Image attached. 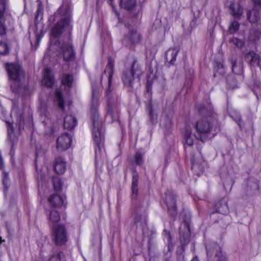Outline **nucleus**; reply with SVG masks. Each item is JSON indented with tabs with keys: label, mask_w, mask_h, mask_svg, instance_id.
<instances>
[{
	"label": "nucleus",
	"mask_w": 261,
	"mask_h": 261,
	"mask_svg": "<svg viewBox=\"0 0 261 261\" xmlns=\"http://www.w3.org/2000/svg\"><path fill=\"white\" fill-rule=\"evenodd\" d=\"M8 178V175L7 174H6L5 175V177L3 180V182L4 185H5L7 182Z\"/></svg>",
	"instance_id": "nucleus-53"
},
{
	"label": "nucleus",
	"mask_w": 261,
	"mask_h": 261,
	"mask_svg": "<svg viewBox=\"0 0 261 261\" xmlns=\"http://www.w3.org/2000/svg\"><path fill=\"white\" fill-rule=\"evenodd\" d=\"M146 95L149 97L151 95V85L149 82H147L146 86Z\"/></svg>",
	"instance_id": "nucleus-51"
},
{
	"label": "nucleus",
	"mask_w": 261,
	"mask_h": 261,
	"mask_svg": "<svg viewBox=\"0 0 261 261\" xmlns=\"http://www.w3.org/2000/svg\"><path fill=\"white\" fill-rule=\"evenodd\" d=\"M232 69L234 73L237 74H241L243 72V67L241 64L237 65L235 62H232Z\"/></svg>",
	"instance_id": "nucleus-42"
},
{
	"label": "nucleus",
	"mask_w": 261,
	"mask_h": 261,
	"mask_svg": "<svg viewBox=\"0 0 261 261\" xmlns=\"http://www.w3.org/2000/svg\"><path fill=\"white\" fill-rule=\"evenodd\" d=\"M43 15V8L41 5H39L38 9L36 12V15L35 16V20H37L39 18V17L40 16L41 18H42Z\"/></svg>",
	"instance_id": "nucleus-48"
},
{
	"label": "nucleus",
	"mask_w": 261,
	"mask_h": 261,
	"mask_svg": "<svg viewBox=\"0 0 261 261\" xmlns=\"http://www.w3.org/2000/svg\"><path fill=\"white\" fill-rule=\"evenodd\" d=\"M227 84L230 88L234 89L237 87L236 80L233 76H229L227 79Z\"/></svg>",
	"instance_id": "nucleus-43"
},
{
	"label": "nucleus",
	"mask_w": 261,
	"mask_h": 261,
	"mask_svg": "<svg viewBox=\"0 0 261 261\" xmlns=\"http://www.w3.org/2000/svg\"><path fill=\"white\" fill-rule=\"evenodd\" d=\"M212 132H186L185 139L186 144L191 146L193 144L194 138L196 140L204 142L215 136V134H211Z\"/></svg>",
	"instance_id": "nucleus-5"
},
{
	"label": "nucleus",
	"mask_w": 261,
	"mask_h": 261,
	"mask_svg": "<svg viewBox=\"0 0 261 261\" xmlns=\"http://www.w3.org/2000/svg\"><path fill=\"white\" fill-rule=\"evenodd\" d=\"M231 10V14L236 18H240L243 14V8L240 4L234 2H232L229 6Z\"/></svg>",
	"instance_id": "nucleus-23"
},
{
	"label": "nucleus",
	"mask_w": 261,
	"mask_h": 261,
	"mask_svg": "<svg viewBox=\"0 0 261 261\" xmlns=\"http://www.w3.org/2000/svg\"><path fill=\"white\" fill-rule=\"evenodd\" d=\"M253 2L255 5H259L261 6V0H253Z\"/></svg>",
	"instance_id": "nucleus-56"
},
{
	"label": "nucleus",
	"mask_w": 261,
	"mask_h": 261,
	"mask_svg": "<svg viewBox=\"0 0 261 261\" xmlns=\"http://www.w3.org/2000/svg\"><path fill=\"white\" fill-rule=\"evenodd\" d=\"M259 145H260V146L261 147V137H260V139Z\"/></svg>",
	"instance_id": "nucleus-62"
},
{
	"label": "nucleus",
	"mask_w": 261,
	"mask_h": 261,
	"mask_svg": "<svg viewBox=\"0 0 261 261\" xmlns=\"http://www.w3.org/2000/svg\"><path fill=\"white\" fill-rule=\"evenodd\" d=\"M167 121H168V125H170V120L168 119V120H167Z\"/></svg>",
	"instance_id": "nucleus-61"
},
{
	"label": "nucleus",
	"mask_w": 261,
	"mask_h": 261,
	"mask_svg": "<svg viewBox=\"0 0 261 261\" xmlns=\"http://www.w3.org/2000/svg\"><path fill=\"white\" fill-rule=\"evenodd\" d=\"M178 52L179 49L176 47L169 48L166 53L167 61L173 64L176 60V57Z\"/></svg>",
	"instance_id": "nucleus-25"
},
{
	"label": "nucleus",
	"mask_w": 261,
	"mask_h": 261,
	"mask_svg": "<svg viewBox=\"0 0 261 261\" xmlns=\"http://www.w3.org/2000/svg\"><path fill=\"white\" fill-rule=\"evenodd\" d=\"M206 250L208 261H226L225 257L223 255L221 248L216 243H212L206 245Z\"/></svg>",
	"instance_id": "nucleus-7"
},
{
	"label": "nucleus",
	"mask_w": 261,
	"mask_h": 261,
	"mask_svg": "<svg viewBox=\"0 0 261 261\" xmlns=\"http://www.w3.org/2000/svg\"><path fill=\"white\" fill-rule=\"evenodd\" d=\"M48 202L53 207H59L64 205L65 199L61 196L54 194L48 198Z\"/></svg>",
	"instance_id": "nucleus-20"
},
{
	"label": "nucleus",
	"mask_w": 261,
	"mask_h": 261,
	"mask_svg": "<svg viewBox=\"0 0 261 261\" xmlns=\"http://www.w3.org/2000/svg\"><path fill=\"white\" fill-rule=\"evenodd\" d=\"M54 100L62 110H64V100L62 93L60 90L56 91Z\"/></svg>",
	"instance_id": "nucleus-30"
},
{
	"label": "nucleus",
	"mask_w": 261,
	"mask_h": 261,
	"mask_svg": "<svg viewBox=\"0 0 261 261\" xmlns=\"http://www.w3.org/2000/svg\"><path fill=\"white\" fill-rule=\"evenodd\" d=\"M76 124V119L74 116L67 115L64 118V127L65 129L72 130Z\"/></svg>",
	"instance_id": "nucleus-24"
},
{
	"label": "nucleus",
	"mask_w": 261,
	"mask_h": 261,
	"mask_svg": "<svg viewBox=\"0 0 261 261\" xmlns=\"http://www.w3.org/2000/svg\"><path fill=\"white\" fill-rule=\"evenodd\" d=\"M6 68L9 79L13 82L11 84L12 91L22 95H29L31 91L28 86L20 84V82L25 79L22 68L18 64L7 63Z\"/></svg>",
	"instance_id": "nucleus-2"
},
{
	"label": "nucleus",
	"mask_w": 261,
	"mask_h": 261,
	"mask_svg": "<svg viewBox=\"0 0 261 261\" xmlns=\"http://www.w3.org/2000/svg\"><path fill=\"white\" fill-rule=\"evenodd\" d=\"M206 165V163L204 160L200 152L193 154L192 159L191 169L194 173L199 176L202 174Z\"/></svg>",
	"instance_id": "nucleus-9"
},
{
	"label": "nucleus",
	"mask_w": 261,
	"mask_h": 261,
	"mask_svg": "<svg viewBox=\"0 0 261 261\" xmlns=\"http://www.w3.org/2000/svg\"><path fill=\"white\" fill-rule=\"evenodd\" d=\"M93 138L96 145L95 148V164L96 170L101 169L103 164L104 154L102 152L105 140L101 132H93Z\"/></svg>",
	"instance_id": "nucleus-3"
},
{
	"label": "nucleus",
	"mask_w": 261,
	"mask_h": 261,
	"mask_svg": "<svg viewBox=\"0 0 261 261\" xmlns=\"http://www.w3.org/2000/svg\"><path fill=\"white\" fill-rule=\"evenodd\" d=\"M135 163L138 165H141L143 163V159L142 154L138 151L136 152L135 156Z\"/></svg>",
	"instance_id": "nucleus-44"
},
{
	"label": "nucleus",
	"mask_w": 261,
	"mask_h": 261,
	"mask_svg": "<svg viewBox=\"0 0 261 261\" xmlns=\"http://www.w3.org/2000/svg\"><path fill=\"white\" fill-rule=\"evenodd\" d=\"M140 38V34L135 29H132L124 36L122 40V43L125 46L129 47L133 44L139 43Z\"/></svg>",
	"instance_id": "nucleus-14"
},
{
	"label": "nucleus",
	"mask_w": 261,
	"mask_h": 261,
	"mask_svg": "<svg viewBox=\"0 0 261 261\" xmlns=\"http://www.w3.org/2000/svg\"><path fill=\"white\" fill-rule=\"evenodd\" d=\"M168 211L172 217L176 216V200L175 195L171 191H167L165 199Z\"/></svg>",
	"instance_id": "nucleus-11"
},
{
	"label": "nucleus",
	"mask_w": 261,
	"mask_h": 261,
	"mask_svg": "<svg viewBox=\"0 0 261 261\" xmlns=\"http://www.w3.org/2000/svg\"><path fill=\"white\" fill-rule=\"evenodd\" d=\"M7 1L0 0V18H3L6 8Z\"/></svg>",
	"instance_id": "nucleus-45"
},
{
	"label": "nucleus",
	"mask_w": 261,
	"mask_h": 261,
	"mask_svg": "<svg viewBox=\"0 0 261 261\" xmlns=\"http://www.w3.org/2000/svg\"><path fill=\"white\" fill-rule=\"evenodd\" d=\"M182 225L186 227L187 232L182 234L181 231H180V240L183 244H186L190 241V228L187 222H184Z\"/></svg>",
	"instance_id": "nucleus-29"
},
{
	"label": "nucleus",
	"mask_w": 261,
	"mask_h": 261,
	"mask_svg": "<svg viewBox=\"0 0 261 261\" xmlns=\"http://www.w3.org/2000/svg\"><path fill=\"white\" fill-rule=\"evenodd\" d=\"M9 52V47L7 45L2 42H0V54H7Z\"/></svg>",
	"instance_id": "nucleus-47"
},
{
	"label": "nucleus",
	"mask_w": 261,
	"mask_h": 261,
	"mask_svg": "<svg viewBox=\"0 0 261 261\" xmlns=\"http://www.w3.org/2000/svg\"><path fill=\"white\" fill-rule=\"evenodd\" d=\"M6 123H8V126H10V125H11V123L10 122H8V121H7V122H6Z\"/></svg>",
	"instance_id": "nucleus-60"
},
{
	"label": "nucleus",
	"mask_w": 261,
	"mask_h": 261,
	"mask_svg": "<svg viewBox=\"0 0 261 261\" xmlns=\"http://www.w3.org/2000/svg\"><path fill=\"white\" fill-rule=\"evenodd\" d=\"M240 24L238 22L236 21H233L230 24L229 27V31L231 33H233L236 32L237 30H238L239 28Z\"/></svg>",
	"instance_id": "nucleus-46"
},
{
	"label": "nucleus",
	"mask_w": 261,
	"mask_h": 261,
	"mask_svg": "<svg viewBox=\"0 0 261 261\" xmlns=\"http://www.w3.org/2000/svg\"><path fill=\"white\" fill-rule=\"evenodd\" d=\"M146 221V216L145 215H142L138 212H136L133 215V222L136 225H142Z\"/></svg>",
	"instance_id": "nucleus-33"
},
{
	"label": "nucleus",
	"mask_w": 261,
	"mask_h": 261,
	"mask_svg": "<svg viewBox=\"0 0 261 261\" xmlns=\"http://www.w3.org/2000/svg\"><path fill=\"white\" fill-rule=\"evenodd\" d=\"M72 80L73 79L71 75L69 74H65L62 78V82L63 85H66L68 87H70L72 86Z\"/></svg>",
	"instance_id": "nucleus-40"
},
{
	"label": "nucleus",
	"mask_w": 261,
	"mask_h": 261,
	"mask_svg": "<svg viewBox=\"0 0 261 261\" xmlns=\"http://www.w3.org/2000/svg\"><path fill=\"white\" fill-rule=\"evenodd\" d=\"M106 117L107 118H110L112 121H117V123H119L118 121L119 117V111L116 105L111 103L110 101L108 105V110Z\"/></svg>",
	"instance_id": "nucleus-18"
},
{
	"label": "nucleus",
	"mask_w": 261,
	"mask_h": 261,
	"mask_svg": "<svg viewBox=\"0 0 261 261\" xmlns=\"http://www.w3.org/2000/svg\"><path fill=\"white\" fill-rule=\"evenodd\" d=\"M52 182L56 192H60L62 190V184L61 179L57 176L52 177Z\"/></svg>",
	"instance_id": "nucleus-36"
},
{
	"label": "nucleus",
	"mask_w": 261,
	"mask_h": 261,
	"mask_svg": "<svg viewBox=\"0 0 261 261\" xmlns=\"http://www.w3.org/2000/svg\"><path fill=\"white\" fill-rule=\"evenodd\" d=\"M72 135L67 132L63 133L57 139V147L61 150L68 149L72 141Z\"/></svg>",
	"instance_id": "nucleus-13"
},
{
	"label": "nucleus",
	"mask_w": 261,
	"mask_h": 261,
	"mask_svg": "<svg viewBox=\"0 0 261 261\" xmlns=\"http://www.w3.org/2000/svg\"><path fill=\"white\" fill-rule=\"evenodd\" d=\"M93 122L94 129H96L97 130H99L102 129V120L101 119H99L98 114L94 115L93 119Z\"/></svg>",
	"instance_id": "nucleus-38"
},
{
	"label": "nucleus",
	"mask_w": 261,
	"mask_h": 261,
	"mask_svg": "<svg viewBox=\"0 0 261 261\" xmlns=\"http://www.w3.org/2000/svg\"><path fill=\"white\" fill-rule=\"evenodd\" d=\"M19 121V130H20L21 129H24V127H23V121H24V119H23V117L22 116V115H20L19 116V120H18Z\"/></svg>",
	"instance_id": "nucleus-52"
},
{
	"label": "nucleus",
	"mask_w": 261,
	"mask_h": 261,
	"mask_svg": "<svg viewBox=\"0 0 261 261\" xmlns=\"http://www.w3.org/2000/svg\"><path fill=\"white\" fill-rule=\"evenodd\" d=\"M56 245L61 246L67 241V232L64 224H58L51 228Z\"/></svg>",
	"instance_id": "nucleus-6"
},
{
	"label": "nucleus",
	"mask_w": 261,
	"mask_h": 261,
	"mask_svg": "<svg viewBox=\"0 0 261 261\" xmlns=\"http://www.w3.org/2000/svg\"><path fill=\"white\" fill-rule=\"evenodd\" d=\"M247 17L248 20L251 23L256 22L259 18V13L255 9L248 11Z\"/></svg>",
	"instance_id": "nucleus-31"
},
{
	"label": "nucleus",
	"mask_w": 261,
	"mask_h": 261,
	"mask_svg": "<svg viewBox=\"0 0 261 261\" xmlns=\"http://www.w3.org/2000/svg\"><path fill=\"white\" fill-rule=\"evenodd\" d=\"M39 156V152L38 151H36V159H35V162L37 161V159Z\"/></svg>",
	"instance_id": "nucleus-59"
},
{
	"label": "nucleus",
	"mask_w": 261,
	"mask_h": 261,
	"mask_svg": "<svg viewBox=\"0 0 261 261\" xmlns=\"http://www.w3.org/2000/svg\"><path fill=\"white\" fill-rule=\"evenodd\" d=\"M43 34H42V31L40 33L35 32V38L34 40L31 39V43L32 44V47L34 49H36L39 45L40 40L41 39L42 37L43 36Z\"/></svg>",
	"instance_id": "nucleus-35"
},
{
	"label": "nucleus",
	"mask_w": 261,
	"mask_h": 261,
	"mask_svg": "<svg viewBox=\"0 0 261 261\" xmlns=\"http://www.w3.org/2000/svg\"><path fill=\"white\" fill-rule=\"evenodd\" d=\"M54 82L55 80L52 71L47 68H45L43 71L42 84L50 88L53 86Z\"/></svg>",
	"instance_id": "nucleus-17"
},
{
	"label": "nucleus",
	"mask_w": 261,
	"mask_h": 261,
	"mask_svg": "<svg viewBox=\"0 0 261 261\" xmlns=\"http://www.w3.org/2000/svg\"><path fill=\"white\" fill-rule=\"evenodd\" d=\"M166 261H172V260H171V259H167Z\"/></svg>",
	"instance_id": "nucleus-63"
},
{
	"label": "nucleus",
	"mask_w": 261,
	"mask_h": 261,
	"mask_svg": "<svg viewBox=\"0 0 261 261\" xmlns=\"http://www.w3.org/2000/svg\"><path fill=\"white\" fill-rule=\"evenodd\" d=\"M228 113L230 117L240 125L239 122L241 120V117L239 113L232 109H230Z\"/></svg>",
	"instance_id": "nucleus-37"
},
{
	"label": "nucleus",
	"mask_w": 261,
	"mask_h": 261,
	"mask_svg": "<svg viewBox=\"0 0 261 261\" xmlns=\"http://www.w3.org/2000/svg\"><path fill=\"white\" fill-rule=\"evenodd\" d=\"M56 20H57V22L51 28V36L58 37L66 31L71 29V13L68 6L62 5L54 15L49 17L48 21L54 22Z\"/></svg>",
	"instance_id": "nucleus-1"
},
{
	"label": "nucleus",
	"mask_w": 261,
	"mask_h": 261,
	"mask_svg": "<svg viewBox=\"0 0 261 261\" xmlns=\"http://www.w3.org/2000/svg\"><path fill=\"white\" fill-rule=\"evenodd\" d=\"M61 219V216L58 211L51 210L47 214V220L49 226L53 228L56 226L57 223L59 222Z\"/></svg>",
	"instance_id": "nucleus-19"
},
{
	"label": "nucleus",
	"mask_w": 261,
	"mask_h": 261,
	"mask_svg": "<svg viewBox=\"0 0 261 261\" xmlns=\"http://www.w3.org/2000/svg\"><path fill=\"white\" fill-rule=\"evenodd\" d=\"M216 211L222 214H226L228 213V206L224 198H222L215 204Z\"/></svg>",
	"instance_id": "nucleus-22"
},
{
	"label": "nucleus",
	"mask_w": 261,
	"mask_h": 261,
	"mask_svg": "<svg viewBox=\"0 0 261 261\" xmlns=\"http://www.w3.org/2000/svg\"><path fill=\"white\" fill-rule=\"evenodd\" d=\"M49 261H65V255L61 252L54 253Z\"/></svg>",
	"instance_id": "nucleus-39"
},
{
	"label": "nucleus",
	"mask_w": 261,
	"mask_h": 261,
	"mask_svg": "<svg viewBox=\"0 0 261 261\" xmlns=\"http://www.w3.org/2000/svg\"><path fill=\"white\" fill-rule=\"evenodd\" d=\"M231 41L237 47H241L243 45V42L241 40L238 38H233Z\"/></svg>",
	"instance_id": "nucleus-49"
},
{
	"label": "nucleus",
	"mask_w": 261,
	"mask_h": 261,
	"mask_svg": "<svg viewBox=\"0 0 261 261\" xmlns=\"http://www.w3.org/2000/svg\"><path fill=\"white\" fill-rule=\"evenodd\" d=\"M114 60L109 57L108 62L103 74H102L101 80L106 79L108 81V89L106 90V96L108 98H110L112 90L111 89L112 79L114 73Z\"/></svg>",
	"instance_id": "nucleus-8"
},
{
	"label": "nucleus",
	"mask_w": 261,
	"mask_h": 261,
	"mask_svg": "<svg viewBox=\"0 0 261 261\" xmlns=\"http://www.w3.org/2000/svg\"><path fill=\"white\" fill-rule=\"evenodd\" d=\"M191 261H199L198 257L197 256L194 257Z\"/></svg>",
	"instance_id": "nucleus-57"
},
{
	"label": "nucleus",
	"mask_w": 261,
	"mask_h": 261,
	"mask_svg": "<svg viewBox=\"0 0 261 261\" xmlns=\"http://www.w3.org/2000/svg\"><path fill=\"white\" fill-rule=\"evenodd\" d=\"M211 118H206L197 122L195 127L197 130H211L216 128L214 126L216 124V122H210Z\"/></svg>",
	"instance_id": "nucleus-15"
},
{
	"label": "nucleus",
	"mask_w": 261,
	"mask_h": 261,
	"mask_svg": "<svg viewBox=\"0 0 261 261\" xmlns=\"http://www.w3.org/2000/svg\"><path fill=\"white\" fill-rule=\"evenodd\" d=\"M54 168L57 174L64 173L66 170V162L64 159L61 156L57 157L55 161Z\"/></svg>",
	"instance_id": "nucleus-21"
},
{
	"label": "nucleus",
	"mask_w": 261,
	"mask_h": 261,
	"mask_svg": "<svg viewBox=\"0 0 261 261\" xmlns=\"http://www.w3.org/2000/svg\"><path fill=\"white\" fill-rule=\"evenodd\" d=\"M146 111L148 114V118L150 123L151 124H155L158 121V115L153 109L151 103H148L146 106Z\"/></svg>",
	"instance_id": "nucleus-26"
},
{
	"label": "nucleus",
	"mask_w": 261,
	"mask_h": 261,
	"mask_svg": "<svg viewBox=\"0 0 261 261\" xmlns=\"http://www.w3.org/2000/svg\"><path fill=\"white\" fill-rule=\"evenodd\" d=\"M99 96V90L96 86L92 85V96L91 105L92 107L95 109L98 105Z\"/></svg>",
	"instance_id": "nucleus-32"
},
{
	"label": "nucleus",
	"mask_w": 261,
	"mask_h": 261,
	"mask_svg": "<svg viewBox=\"0 0 261 261\" xmlns=\"http://www.w3.org/2000/svg\"><path fill=\"white\" fill-rule=\"evenodd\" d=\"M165 128H169V127H168L167 126H166L165 127Z\"/></svg>",
	"instance_id": "nucleus-64"
},
{
	"label": "nucleus",
	"mask_w": 261,
	"mask_h": 261,
	"mask_svg": "<svg viewBox=\"0 0 261 261\" xmlns=\"http://www.w3.org/2000/svg\"><path fill=\"white\" fill-rule=\"evenodd\" d=\"M19 132H8V137L9 139L13 143L17 140Z\"/></svg>",
	"instance_id": "nucleus-41"
},
{
	"label": "nucleus",
	"mask_w": 261,
	"mask_h": 261,
	"mask_svg": "<svg viewBox=\"0 0 261 261\" xmlns=\"http://www.w3.org/2000/svg\"><path fill=\"white\" fill-rule=\"evenodd\" d=\"M131 171L132 172V175H134L136 173V174L138 175V172H137L136 171V169L135 168H132L131 169Z\"/></svg>",
	"instance_id": "nucleus-55"
},
{
	"label": "nucleus",
	"mask_w": 261,
	"mask_h": 261,
	"mask_svg": "<svg viewBox=\"0 0 261 261\" xmlns=\"http://www.w3.org/2000/svg\"><path fill=\"white\" fill-rule=\"evenodd\" d=\"M64 60L66 62L72 61L75 57V51L70 42L65 43L61 41L58 42Z\"/></svg>",
	"instance_id": "nucleus-10"
},
{
	"label": "nucleus",
	"mask_w": 261,
	"mask_h": 261,
	"mask_svg": "<svg viewBox=\"0 0 261 261\" xmlns=\"http://www.w3.org/2000/svg\"><path fill=\"white\" fill-rule=\"evenodd\" d=\"M109 3H110V5L112 6V7L113 8H114V5L113 4V1L112 0H110L109 1Z\"/></svg>",
	"instance_id": "nucleus-58"
},
{
	"label": "nucleus",
	"mask_w": 261,
	"mask_h": 261,
	"mask_svg": "<svg viewBox=\"0 0 261 261\" xmlns=\"http://www.w3.org/2000/svg\"><path fill=\"white\" fill-rule=\"evenodd\" d=\"M138 182H139V175L135 174L132 175V198L133 199H136L137 197L138 192Z\"/></svg>",
	"instance_id": "nucleus-27"
},
{
	"label": "nucleus",
	"mask_w": 261,
	"mask_h": 261,
	"mask_svg": "<svg viewBox=\"0 0 261 261\" xmlns=\"http://www.w3.org/2000/svg\"><path fill=\"white\" fill-rule=\"evenodd\" d=\"M6 28L4 25L3 18H0V35H3L5 34Z\"/></svg>",
	"instance_id": "nucleus-50"
},
{
	"label": "nucleus",
	"mask_w": 261,
	"mask_h": 261,
	"mask_svg": "<svg viewBox=\"0 0 261 261\" xmlns=\"http://www.w3.org/2000/svg\"><path fill=\"white\" fill-rule=\"evenodd\" d=\"M168 211L172 217L176 216V200L175 195L171 191H167L165 199Z\"/></svg>",
	"instance_id": "nucleus-12"
},
{
	"label": "nucleus",
	"mask_w": 261,
	"mask_h": 261,
	"mask_svg": "<svg viewBox=\"0 0 261 261\" xmlns=\"http://www.w3.org/2000/svg\"><path fill=\"white\" fill-rule=\"evenodd\" d=\"M4 167V162H3V160L1 156V155H0V169H2Z\"/></svg>",
	"instance_id": "nucleus-54"
},
{
	"label": "nucleus",
	"mask_w": 261,
	"mask_h": 261,
	"mask_svg": "<svg viewBox=\"0 0 261 261\" xmlns=\"http://www.w3.org/2000/svg\"><path fill=\"white\" fill-rule=\"evenodd\" d=\"M142 74L141 70L138 64H137V61L134 59L131 67V70H125L123 72L122 76V81L124 85L128 87H133V81L135 77L139 80V76Z\"/></svg>",
	"instance_id": "nucleus-4"
},
{
	"label": "nucleus",
	"mask_w": 261,
	"mask_h": 261,
	"mask_svg": "<svg viewBox=\"0 0 261 261\" xmlns=\"http://www.w3.org/2000/svg\"><path fill=\"white\" fill-rule=\"evenodd\" d=\"M259 189V185L257 181L249 179L247 182V191L248 195H252Z\"/></svg>",
	"instance_id": "nucleus-28"
},
{
	"label": "nucleus",
	"mask_w": 261,
	"mask_h": 261,
	"mask_svg": "<svg viewBox=\"0 0 261 261\" xmlns=\"http://www.w3.org/2000/svg\"><path fill=\"white\" fill-rule=\"evenodd\" d=\"M245 57L246 60L251 68L255 66L260 67V57L258 54L253 51H251L247 53Z\"/></svg>",
	"instance_id": "nucleus-16"
},
{
	"label": "nucleus",
	"mask_w": 261,
	"mask_h": 261,
	"mask_svg": "<svg viewBox=\"0 0 261 261\" xmlns=\"http://www.w3.org/2000/svg\"><path fill=\"white\" fill-rule=\"evenodd\" d=\"M121 7L126 9H133L136 6V0H121L120 3Z\"/></svg>",
	"instance_id": "nucleus-34"
}]
</instances>
